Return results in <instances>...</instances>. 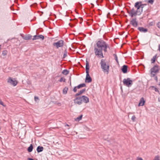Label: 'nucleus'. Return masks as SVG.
Instances as JSON below:
<instances>
[{"label":"nucleus","instance_id":"51","mask_svg":"<svg viewBox=\"0 0 160 160\" xmlns=\"http://www.w3.org/2000/svg\"><path fill=\"white\" fill-rule=\"evenodd\" d=\"M159 101H160H160L159 100Z\"/></svg>","mask_w":160,"mask_h":160},{"label":"nucleus","instance_id":"48","mask_svg":"<svg viewBox=\"0 0 160 160\" xmlns=\"http://www.w3.org/2000/svg\"><path fill=\"white\" fill-rule=\"evenodd\" d=\"M1 45H0V50L1 49Z\"/></svg>","mask_w":160,"mask_h":160},{"label":"nucleus","instance_id":"2","mask_svg":"<svg viewBox=\"0 0 160 160\" xmlns=\"http://www.w3.org/2000/svg\"><path fill=\"white\" fill-rule=\"evenodd\" d=\"M147 6V4H143L142 2H137L134 5V7L137 8V10H135L133 8L130 11L128 10V12L131 17L140 15L143 11L145 12L147 10V8L145 9L144 8L145 7Z\"/></svg>","mask_w":160,"mask_h":160},{"label":"nucleus","instance_id":"50","mask_svg":"<svg viewBox=\"0 0 160 160\" xmlns=\"http://www.w3.org/2000/svg\"><path fill=\"white\" fill-rule=\"evenodd\" d=\"M66 125H67V126H69V125H68V124H67Z\"/></svg>","mask_w":160,"mask_h":160},{"label":"nucleus","instance_id":"22","mask_svg":"<svg viewBox=\"0 0 160 160\" xmlns=\"http://www.w3.org/2000/svg\"><path fill=\"white\" fill-rule=\"evenodd\" d=\"M69 71L67 69L64 70L62 72V73L64 75H67L69 73Z\"/></svg>","mask_w":160,"mask_h":160},{"label":"nucleus","instance_id":"17","mask_svg":"<svg viewBox=\"0 0 160 160\" xmlns=\"http://www.w3.org/2000/svg\"><path fill=\"white\" fill-rule=\"evenodd\" d=\"M43 148L42 146H38V147L37 150L38 152H39L43 151Z\"/></svg>","mask_w":160,"mask_h":160},{"label":"nucleus","instance_id":"49","mask_svg":"<svg viewBox=\"0 0 160 160\" xmlns=\"http://www.w3.org/2000/svg\"><path fill=\"white\" fill-rule=\"evenodd\" d=\"M159 85L160 86V82L159 83Z\"/></svg>","mask_w":160,"mask_h":160},{"label":"nucleus","instance_id":"29","mask_svg":"<svg viewBox=\"0 0 160 160\" xmlns=\"http://www.w3.org/2000/svg\"><path fill=\"white\" fill-rule=\"evenodd\" d=\"M136 118V117H135V116L134 115H133L132 117L131 118V119L133 122H135Z\"/></svg>","mask_w":160,"mask_h":160},{"label":"nucleus","instance_id":"23","mask_svg":"<svg viewBox=\"0 0 160 160\" xmlns=\"http://www.w3.org/2000/svg\"><path fill=\"white\" fill-rule=\"evenodd\" d=\"M68 90V88L67 87L65 88L63 90V93L64 94H66L67 93V91Z\"/></svg>","mask_w":160,"mask_h":160},{"label":"nucleus","instance_id":"32","mask_svg":"<svg viewBox=\"0 0 160 160\" xmlns=\"http://www.w3.org/2000/svg\"><path fill=\"white\" fill-rule=\"evenodd\" d=\"M37 35H34V36H33V38L32 40H37Z\"/></svg>","mask_w":160,"mask_h":160},{"label":"nucleus","instance_id":"45","mask_svg":"<svg viewBox=\"0 0 160 160\" xmlns=\"http://www.w3.org/2000/svg\"><path fill=\"white\" fill-rule=\"evenodd\" d=\"M130 27V25H128V28H129Z\"/></svg>","mask_w":160,"mask_h":160},{"label":"nucleus","instance_id":"1","mask_svg":"<svg viewBox=\"0 0 160 160\" xmlns=\"http://www.w3.org/2000/svg\"><path fill=\"white\" fill-rule=\"evenodd\" d=\"M96 46L94 47V53L96 56L100 58L104 57L102 51L105 52H107V48L110 49L109 45L103 40L98 41L96 43Z\"/></svg>","mask_w":160,"mask_h":160},{"label":"nucleus","instance_id":"41","mask_svg":"<svg viewBox=\"0 0 160 160\" xmlns=\"http://www.w3.org/2000/svg\"><path fill=\"white\" fill-rule=\"evenodd\" d=\"M79 18L81 21L82 20V18L80 17Z\"/></svg>","mask_w":160,"mask_h":160},{"label":"nucleus","instance_id":"18","mask_svg":"<svg viewBox=\"0 0 160 160\" xmlns=\"http://www.w3.org/2000/svg\"><path fill=\"white\" fill-rule=\"evenodd\" d=\"M157 58V54H156L151 59L152 63H153L155 62L156 59Z\"/></svg>","mask_w":160,"mask_h":160},{"label":"nucleus","instance_id":"21","mask_svg":"<svg viewBox=\"0 0 160 160\" xmlns=\"http://www.w3.org/2000/svg\"><path fill=\"white\" fill-rule=\"evenodd\" d=\"M37 39H41L42 40H43L44 38V36L42 35H37Z\"/></svg>","mask_w":160,"mask_h":160},{"label":"nucleus","instance_id":"26","mask_svg":"<svg viewBox=\"0 0 160 160\" xmlns=\"http://www.w3.org/2000/svg\"><path fill=\"white\" fill-rule=\"evenodd\" d=\"M67 56V51L66 50H65L64 52V53L63 56V58H65Z\"/></svg>","mask_w":160,"mask_h":160},{"label":"nucleus","instance_id":"5","mask_svg":"<svg viewBox=\"0 0 160 160\" xmlns=\"http://www.w3.org/2000/svg\"><path fill=\"white\" fill-rule=\"evenodd\" d=\"M123 82L124 85L128 87H130L132 84V81L130 78L124 79Z\"/></svg>","mask_w":160,"mask_h":160},{"label":"nucleus","instance_id":"14","mask_svg":"<svg viewBox=\"0 0 160 160\" xmlns=\"http://www.w3.org/2000/svg\"><path fill=\"white\" fill-rule=\"evenodd\" d=\"M32 36L28 34L25 36V37H22V38L25 40H29L32 38Z\"/></svg>","mask_w":160,"mask_h":160},{"label":"nucleus","instance_id":"13","mask_svg":"<svg viewBox=\"0 0 160 160\" xmlns=\"http://www.w3.org/2000/svg\"><path fill=\"white\" fill-rule=\"evenodd\" d=\"M138 30L141 32H146L148 31V29L142 27H138Z\"/></svg>","mask_w":160,"mask_h":160},{"label":"nucleus","instance_id":"28","mask_svg":"<svg viewBox=\"0 0 160 160\" xmlns=\"http://www.w3.org/2000/svg\"><path fill=\"white\" fill-rule=\"evenodd\" d=\"M154 160H160L159 159V157L158 156H156L154 158Z\"/></svg>","mask_w":160,"mask_h":160},{"label":"nucleus","instance_id":"30","mask_svg":"<svg viewBox=\"0 0 160 160\" xmlns=\"http://www.w3.org/2000/svg\"><path fill=\"white\" fill-rule=\"evenodd\" d=\"M154 0H149L148 1V3H151V4H152Z\"/></svg>","mask_w":160,"mask_h":160},{"label":"nucleus","instance_id":"10","mask_svg":"<svg viewBox=\"0 0 160 160\" xmlns=\"http://www.w3.org/2000/svg\"><path fill=\"white\" fill-rule=\"evenodd\" d=\"M130 23L133 27H137L138 25V22L136 21V18H133L130 21Z\"/></svg>","mask_w":160,"mask_h":160},{"label":"nucleus","instance_id":"44","mask_svg":"<svg viewBox=\"0 0 160 160\" xmlns=\"http://www.w3.org/2000/svg\"><path fill=\"white\" fill-rule=\"evenodd\" d=\"M110 15V13H108L107 14V17H108V15Z\"/></svg>","mask_w":160,"mask_h":160},{"label":"nucleus","instance_id":"34","mask_svg":"<svg viewBox=\"0 0 160 160\" xmlns=\"http://www.w3.org/2000/svg\"><path fill=\"white\" fill-rule=\"evenodd\" d=\"M39 100V98L38 97L35 96L34 97V100L35 101H37V100Z\"/></svg>","mask_w":160,"mask_h":160},{"label":"nucleus","instance_id":"35","mask_svg":"<svg viewBox=\"0 0 160 160\" xmlns=\"http://www.w3.org/2000/svg\"><path fill=\"white\" fill-rule=\"evenodd\" d=\"M0 104L2 105V106H5L3 104V102L2 101V100L0 98Z\"/></svg>","mask_w":160,"mask_h":160},{"label":"nucleus","instance_id":"9","mask_svg":"<svg viewBox=\"0 0 160 160\" xmlns=\"http://www.w3.org/2000/svg\"><path fill=\"white\" fill-rule=\"evenodd\" d=\"M8 82L10 83L11 85L15 86H16L17 84V82L16 80H13L11 78L9 77L8 80Z\"/></svg>","mask_w":160,"mask_h":160},{"label":"nucleus","instance_id":"38","mask_svg":"<svg viewBox=\"0 0 160 160\" xmlns=\"http://www.w3.org/2000/svg\"><path fill=\"white\" fill-rule=\"evenodd\" d=\"M113 56L114 57V58H115V59L118 58V57H117V55H116V54H113Z\"/></svg>","mask_w":160,"mask_h":160},{"label":"nucleus","instance_id":"39","mask_svg":"<svg viewBox=\"0 0 160 160\" xmlns=\"http://www.w3.org/2000/svg\"><path fill=\"white\" fill-rule=\"evenodd\" d=\"M69 26H70L71 27H72L73 26V25H72V24L70 23H69Z\"/></svg>","mask_w":160,"mask_h":160},{"label":"nucleus","instance_id":"25","mask_svg":"<svg viewBox=\"0 0 160 160\" xmlns=\"http://www.w3.org/2000/svg\"><path fill=\"white\" fill-rule=\"evenodd\" d=\"M7 51L6 50H5L2 51V54L3 56H5L7 54Z\"/></svg>","mask_w":160,"mask_h":160},{"label":"nucleus","instance_id":"31","mask_svg":"<svg viewBox=\"0 0 160 160\" xmlns=\"http://www.w3.org/2000/svg\"><path fill=\"white\" fill-rule=\"evenodd\" d=\"M77 86H76L74 87L73 89V91L74 92H76L77 91Z\"/></svg>","mask_w":160,"mask_h":160},{"label":"nucleus","instance_id":"6","mask_svg":"<svg viewBox=\"0 0 160 160\" xmlns=\"http://www.w3.org/2000/svg\"><path fill=\"white\" fill-rule=\"evenodd\" d=\"M64 42L63 40H60L58 41L57 42H54L53 44V46H55L57 48L59 47H62L64 44Z\"/></svg>","mask_w":160,"mask_h":160},{"label":"nucleus","instance_id":"33","mask_svg":"<svg viewBox=\"0 0 160 160\" xmlns=\"http://www.w3.org/2000/svg\"><path fill=\"white\" fill-rule=\"evenodd\" d=\"M153 88H154V90L156 92H158L159 93V91L158 90V89L157 88H155L154 87L152 86Z\"/></svg>","mask_w":160,"mask_h":160},{"label":"nucleus","instance_id":"8","mask_svg":"<svg viewBox=\"0 0 160 160\" xmlns=\"http://www.w3.org/2000/svg\"><path fill=\"white\" fill-rule=\"evenodd\" d=\"M75 104L80 105L82 104L81 97L76 98L73 100Z\"/></svg>","mask_w":160,"mask_h":160},{"label":"nucleus","instance_id":"11","mask_svg":"<svg viewBox=\"0 0 160 160\" xmlns=\"http://www.w3.org/2000/svg\"><path fill=\"white\" fill-rule=\"evenodd\" d=\"M82 103L84 102L87 103L89 102V99L86 96L83 95L81 97Z\"/></svg>","mask_w":160,"mask_h":160},{"label":"nucleus","instance_id":"43","mask_svg":"<svg viewBox=\"0 0 160 160\" xmlns=\"http://www.w3.org/2000/svg\"><path fill=\"white\" fill-rule=\"evenodd\" d=\"M151 74L152 75V76H153V77H154V76H155V74H152H152Z\"/></svg>","mask_w":160,"mask_h":160},{"label":"nucleus","instance_id":"46","mask_svg":"<svg viewBox=\"0 0 160 160\" xmlns=\"http://www.w3.org/2000/svg\"><path fill=\"white\" fill-rule=\"evenodd\" d=\"M156 80L157 81V79H158V78H157V77H156Z\"/></svg>","mask_w":160,"mask_h":160},{"label":"nucleus","instance_id":"40","mask_svg":"<svg viewBox=\"0 0 160 160\" xmlns=\"http://www.w3.org/2000/svg\"><path fill=\"white\" fill-rule=\"evenodd\" d=\"M158 50L159 51V52H160V44L158 46Z\"/></svg>","mask_w":160,"mask_h":160},{"label":"nucleus","instance_id":"16","mask_svg":"<svg viewBox=\"0 0 160 160\" xmlns=\"http://www.w3.org/2000/svg\"><path fill=\"white\" fill-rule=\"evenodd\" d=\"M86 91V89L84 88L81 90L80 92H79L78 93H77L75 95V97H77L78 96L81 94H82L84 92Z\"/></svg>","mask_w":160,"mask_h":160},{"label":"nucleus","instance_id":"36","mask_svg":"<svg viewBox=\"0 0 160 160\" xmlns=\"http://www.w3.org/2000/svg\"><path fill=\"white\" fill-rule=\"evenodd\" d=\"M157 26L160 29V22H158L157 24Z\"/></svg>","mask_w":160,"mask_h":160},{"label":"nucleus","instance_id":"37","mask_svg":"<svg viewBox=\"0 0 160 160\" xmlns=\"http://www.w3.org/2000/svg\"><path fill=\"white\" fill-rule=\"evenodd\" d=\"M137 160H143L141 158L138 157L137 158Z\"/></svg>","mask_w":160,"mask_h":160},{"label":"nucleus","instance_id":"12","mask_svg":"<svg viewBox=\"0 0 160 160\" xmlns=\"http://www.w3.org/2000/svg\"><path fill=\"white\" fill-rule=\"evenodd\" d=\"M128 66L126 65H124L121 69L122 71V72L124 73H126L127 72L128 70Z\"/></svg>","mask_w":160,"mask_h":160},{"label":"nucleus","instance_id":"42","mask_svg":"<svg viewBox=\"0 0 160 160\" xmlns=\"http://www.w3.org/2000/svg\"><path fill=\"white\" fill-rule=\"evenodd\" d=\"M115 60H116V62H118V58H117V59H115Z\"/></svg>","mask_w":160,"mask_h":160},{"label":"nucleus","instance_id":"4","mask_svg":"<svg viewBox=\"0 0 160 160\" xmlns=\"http://www.w3.org/2000/svg\"><path fill=\"white\" fill-rule=\"evenodd\" d=\"M89 63L87 61H86V76L85 78V82L88 83L92 81V79L89 74Z\"/></svg>","mask_w":160,"mask_h":160},{"label":"nucleus","instance_id":"27","mask_svg":"<svg viewBox=\"0 0 160 160\" xmlns=\"http://www.w3.org/2000/svg\"><path fill=\"white\" fill-rule=\"evenodd\" d=\"M65 81H66L65 79L62 77L59 80V82H62V81H63V82H65Z\"/></svg>","mask_w":160,"mask_h":160},{"label":"nucleus","instance_id":"19","mask_svg":"<svg viewBox=\"0 0 160 160\" xmlns=\"http://www.w3.org/2000/svg\"><path fill=\"white\" fill-rule=\"evenodd\" d=\"M33 147L32 145L31 144L29 147L28 148V151L29 152H31L33 149Z\"/></svg>","mask_w":160,"mask_h":160},{"label":"nucleus","instance_id":"3","mask_svg":"<svg viewBox=\"0 0 160 160\" xmlns=\"http://www.w3.org/2000/svg\"><path fill=\"white\" fill-rule=\"evenodd\" d=\"M100 64L102 71L104 72H106L107 74H108L109 66L108 64L106 63L105 60L102 59L101 61Z\"/></svg>","mask_w":160,"mask_h":160},{"label":"nucleus","instance_id":"47","mask_svg":"<svg viewBox=\"0 0 160 160\" xmlns=\"http://www.w3.org/2000/svg\"><path fill=\"white\" fill-rule=\"evenodd\" d=\"M58 104L60 106L61 105V104L60 103H59Z\"/></svg>","mask_w":160,"mask_h":160},{"label":"nucleus","instance_id":"20","mask_svg":"<svg viewBox=\"0 0 160 160\" xmlns=\"http://www.w3.org/2000/svg\"><path fill=\"white\" fill-rule=\"evenodd\" d=\"M86 86V84L85 83H82L79 85L77 86V88L79 89L83 87Z\"/></svg>","mask_w":160,"mask_h":160},{"label":"nucleus","instance_id":"24","mask_svg":"<svg viewBox=\"0 0 160 160\" xmlns=\"http://www.w3.org/2000/svg\"><path fill=\"white\" fill-rule=\"evenodd\" d=\"M82 115H80L78 117H77L76 118H75V120L76 121H79L80 120H81V119H82Z\"/></svg>","mask_w":160,"mask_h":160},{"label":"nucleus","instance_id":"7","mask_svg":"<svg viewBox=\"0 0 160 160\" xmlns=\"http://www.w3.org/2000/svg\"><path fill=\"white\" fill-rule=\"evenodd\" d=\"M159 66L158 65H155L151 69V74H152V72L157 73L159 71Z\"/></svg>","mask_w":160,"mask_h":160},{"label":"nucleus","instance_id":"15","mask_svg":"<svg viewBox=\"0 0 160 160\" xmlns=\"http://www.w3.org/2000/svg\"><path fill=\"white\" fill-rule=\"evenodd\" d=\"M145 102V101L144 100V98L143 97H142L141 98V99L140 100V101L139 102L138 105L139 106H143L144 105Z\"/></svg>","mask_w":160,"mask_h":160}]
</instances>
